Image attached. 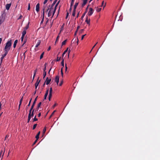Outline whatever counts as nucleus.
Listing matches in <instances>:
<instances>
[{
    "label": "nucleus",
    "mask_w": 160,
    "mask_h": 160,
    "mask_svg": "<svg viewBox=\"0 0 160 160\" xmlns=\"http://www.w3.org/2000/svg\"><path fill=\"white\" fill-rule=\"evenodd\" d=\"M55 9V7L54 8L53 7L51 6L50 5H49L48 9L47 10V12H48V17H50L51 16L52 14V18L53 16H54L55 13H54V11Z\"/></svg>",
    "instance_id": "f257e3e1"
},
{
    "label": "nucleus",
    "mask_w": 160,
    "mask_h": 160,
    "mask_svg": "<svg viewBox=\"0 0 160 160\" xmlns=\"http://www.w3.org/2000/svg\"><path fill=\"white\" fill-rule=\"evenodd\" d=\"M12 45V40L8 41L6 43L4 48V52H8L10 50Z\"/></svg>",
    "instance_id": "f03ea898"
},
{
    "label": "nucleus",
    "mask_w": 160,
    "mask_h": 160,
    "mask_svg": "<svg viewBox=\"0 0 160 160\" xmlns=\"http://www.w3.org/2000/svg\"><path fill=\"white\" fill-rule=\"evenodd\" d=\"M93 11H94V10H93V9L92 8H90L89 9V11L88 12V15L89 16H91L92 15V14H93Z\"/></svg>",
    "instance_id": "7ed1b4c3"
},
{
    "label": "nucleus",
    "mask_w": 160,
    "mask_h": 160,
    "mask_svg": "<svg viewBox=\"0 0 160 160\" xmlns=\"http://www.w3.org/2000/svg\"><path fill=\"white\" fill-rule=\"evenodd\" d=\"M4 52L5 53L2 55V57L0 58L1 63L2 62V60L6 56L8 53V52Z\"/></svg>",
    "instance_id": "20e7f679"
},
{
    "label": "nucleus",
    "mask_w": 160,
    "mask_h": 160,
    "mask_svg": "<svg viewBox=\"0 0 160 160\" xmlns=\"http://www.w3.org/2000/svg\"><path fill=\"white\" fill-rule=\"evenodd\" d=\"M59 76H57L55 79V82L57 83V85H58L59 82Z\"/></svg>",
    "instance_id": "39448f33"
},
{
    "label": "nucleus",
    "mask_w": 160,
    "mask_h": 160,
    "mask_svg": "<svg viewBox=\"0 0 160 160\" xmlns=\"http://www.w3.org/2000/svg\"><path fill=\"white\" fill-rule=\"evenodd\" d=\"M5 18L3 17V15H2L0 17V25L4 22Z\"/></svg>",
    "instance_id": "423d86ee"
},
{
    "label": "nucleus",
    "mask_w": 160,
    "mask_h": 160,
    "mask_svg": "<svg viewBox=\"0 0 160 160\" xmlns=\"http://www.w3.org/2000/svg\"><path fill=\"white\" fill-rule=\"evenodd\" d=\"M39 3H38L36 6V11L38 12L39 11Z\"/></svg>",
    "instance_id": "0eeeda50"
},
{
    "label": "nucleus",
    "mask_w": 160,
    "mask_h": 160,
    "mask_svg": "<svg viewBox=\"0 0 160 160\" xmlns=\"http://www.w3.org/2000/svg\"><path fill=\"white\" fill-rule=\"evenodd\" d=\"M51 81V79H48V78H47L45 81V83L47 85H48L49 84L50 82Z\"/></svg>",
    "instance_id": "6e6552de"
},
{
    "label": "nucleus",
    "mask_w": 160,
    "mask_h": 160,
    "mask_svg": "<svg viewBox=\"0 0 160 160\" xmlns=\"http://www.w3.org/2000/svg\"><path fill=\"white\" fill-rule=\"evenodd\" d=\"M38 96H37V97L35 98V99H34V100L33 103V104H32V105L31 107V108H33L34 107V106L36 103V102L37 100V98H38Z\"/></svg>",
    "instance_id": "1a4fd4ad"
},
{
    "label": "nucleus",
    "mask_w": 160,
    "mask_h": 160,
    "mask_svg": "<svg viewBox=\"0 0 160 160\" xmlns=\"http://www.w3.org/2000/svg\"><path fill=\"white\" fill-rule=\"evenodd\" d=\"M38 78H38L35 84V88L36 90L37 87L38 86L39 84V83L40 82V80H39V81H38Z\"/></svg>",
    "instance_id": "9d476101"
},
{
    "label": "nucleus",
    "mask_w": 160,
    "mask_h": 160,
    "mask_svg": "<svg viewBox=\"0 0 160 160\" xmlns=\"http://www.w3.org/2000/svg\"><path fill=\"white\" fill-rule=\"evenodd\" d=\"M11 5V3L7 4L6 5V8L7 10H8Z\"/></svg>",
    "instance_id": "9b49d317"
},
{
    "label": "nucleus",
    "mask_w": 160,
    "mask_h": 160,
    "mask_svg": "<svg viewBox=\"0 0 160 160\" xmlns=\"http://www.w3.org/2000/svg\"><path fill=\"white\" fill-rule=\"evenodd\" d=\"M90 18H89L88 19V18L87 16L86 18V20H85V22H86L87 23V24L90 25Z\"/></svg>",
    "instance_id": "f8f14e48"
},
{
    "label": "nucleus",
    "mask_w": 160,
    "mask_h": 160,
    "mask_svg": "<svg viewBox=\"0 0 160 160\" xmlns=\"http://www.w3.org/2000/svg\"><path fill=\"white\" fill-rule=\"evenodd\" d=\"M59 2H60V1L59 0L58 1V2L56 4L55 6H54L55 7V9L54 10V12H53L54 13H55L56 9H57V6H58V4H59Z\"/></svg>",
    "instance_id": "ddd939ff"
},
{
    "label": "nucleus",
    "mask_w": 160,
    "mask_h": 160,
    "mask_svg": "<svg viewBox=\"0 0 160 160\" xmlns=\"http://www.w3.org/2000/svg\"><path fill=\"white\" fill-rule=\"evenodd\" d=\"M48 89H47V91L46 92L44 95V99H46V98H47V96L48 95Z\"/></svg>",
    "instance_id": "4468645a"
},
{
    "label": "nucleus",
    "mask_w": 160,
    "mask_h": 160,
    "mask_svg": "<svg viewBox=\"0 0 160 160\" xmlns=\"http://www.w3.org/2000/svg\"><path fill=\"white\" fill-rule=\"evenodd\" d=\"M40 43H41L40 40H38L37 42L36 45L35 47H36V48L38 47V46L40 45Z\"/></svg>",
    "instance_id": "2eb2a0df"
},
{
    "label": "nucleus",
    "mask_w": 160,
    "mask_h": 160,
    "mask_svg": "<svg viewBox=\"0 0 160 160\" xmlns=\"http://www.w3.org/2000/svg\"><path fill=\"white\" fill-rule=\"evenodd\" d=\"M18 40H16L15 41L13 45V47L14 48H15L18 42Z\"/></svg>",
    "instance_id": "dca6fc26"
},
{
    "label": "nucleus",
    "mask_w": 160,
    "mask_h": 160,
    "mask_svg": "<svg viewBox=\"0 0 160 160\" xmlns=\"http://www.w3.org/2000/svg\"><path fill=\"white\" fill-rule=\"evenodd\" d=\"M30 23V22H28L27 25L25 26V27L24 28V30H25L26 31L29 28V25Z\"/></svg>",
    "instance_id": "f3484780"
},
{
    "label": "nucleus",
    "mask_w": 160,
    "mask_h": 160,
    "mask_svg": "<svg viewBox=\"0 0 160 160\" xmlns=\"http://www.w3.org/2000/svg\"><path fill=\"white\" fill-rule=\"evenodd\" d=\"M78 3H79L78 2H76L75 3V5H74V8H73V10H76L77 7V6H78Z\"/></svg>",
    "instance_id": "a211bd4d"
},
{
    "label": "nucleus",
    "mask_w": 160,
    "mask_h": 160,
    "mask_svg": "<svg viewBox=\"0 0 160 160\" xmlns=\"http://www.w3.org/2000/svg\"><path fill=\"white\" fill-rule=\"evenodd\" d=\"M88 0H83V2L82 4V6L83 7L86 4Z\"/></svg>",
    "instance_id": "6ab92c4d"
},
{
    "label": "nucleus",
    "mask_w": 160,
    "mask_h": 160,
    "mask_svg": "<svg viewBox=\"0 0 160 160\" xmlns=\"http://www.w3.org/2000/svg\"><path fill=\"white\" fill-rule=\"evenodd\" d=\"M40 133V132L39 131L38 132L35 138H36L37 139H38L39 138V135Z\"/></svg>",
    "instance_id": "aec40b11"
},
{
    "label": "nucleus",
    "mask_w": 160,
    "mask_h": 160,
    "mask_svg": "<svg viewBox=\"0 0 160 160\" xmlns=\"http://www.w3.org/2000/svg\"><path fill=\"white\" fill-rule=\"evenodd\" d=\"M58 0H55L52 3L51 5H50L51 6H52L53 7H54L55 4V3H56V2H57V1Z\"/></svg>",
    "instance_id": "412c9836"
},
{
    "label": "nucleus",
    "mask_w": 160,
    "mask_h": 160,
    "mask_svg": "<svg viewBox=\"0 0 160 160\" xmlns=\"http://www.w3.org/2000/svg\"><path fill=\"white\" fill-rule=\"evenodd\" d=\"M45 6L44 5L43 6V9H42V10H43V15H42V17L43 16V17H44V10H45Z\"/></svg>",
    "instance_id": "4be33fe9"
},
{
    "label": "nucleus",
    "mask_w": 160,
    "mask_h": 160,
    "mask_svg": "<svg viewBox=\"0 0 160 160\" xmlns=\"http://www.w3.org/2000/svg\"><path fill=\"white\" fill-rule=\"evenodd\" d=\"M96 8V10L98 12H99L101 10V8H99L98 7H97Z\"/></svg>",
    "instance_id": "5701e85b"
},
{
    "label": "nucleus",
    "mask_w": 160,
    "mask_h": 160,
    "mask_svg": "<svg viewBox=\"0 0 160 160\" xmlns=\"http://www.w3.org/2000/svg\"><path fill=\"white\" fill-rule=\"evenodd\" d=\"M26 33V31L25 30H24L22 32V35L25 36Z\"/></svg>",
    "instance_id": "b1692460"
},
{
    "label": "nucleus",
    "mask_w": 160,
    "mask_h": 160,
    "mask_svg": "<svg viewBox=\"0 0 160 160\" xmlns=\"http://www.w3.org/2000/svg\"><path fill=\"white\" fill-rule=\"evenodd\" d=\"M67 42V39H66V40H65L64 41L62 42V45H65Z\"/></svg>",
    "instance_id": "393cba45"
},
{
    "label": "nucleus",
    "mask_w": 160,
    "mask_h": 160,
    "mask_svg": "<svg viewBox=\"0 0 160 160\" xmlns=\"http://www.w3.org/2000/svg\"><path fill=\"white\" fill-rule=\"evenodd\" d=\"M33 108H31L30 109V110H29V113L28 114V115H31V113H32V111L33 110Z\"/></svg>",
    "instance_id": "a878e982"
},
{
    "label": "nucleus",
    "mask_w": 160,
    "mask_h": 160,
    "mask_svg": "<svg viewBox=\"0 0 160 160\" xmlns=\"http://www.w3.org/2000/svg\"><path fill=\"white\" fill-rule=\"evenodd\" d=\"M34 109L32 111V113L31 114L30 117L31 118H32L33 116V115L34 114Z\"/></svg>",
    "instance_id": "bb28decb"
},
{
    "label": "nucleus",
    "mask_w": 160,
    "mask_h": 160,
    "mask_svg": "<svg viewBox=\"0 0 160 160\" xmlns=\"http://www.w3.org/2000/svg\"><path fill=\"white\" fill-rule=\"evenodd\" d=\"M47 63H45L44 64V68L43 69V72H46V65H47Z\"/></svg>",
    "instance_id": "cd10ccee"
},
{
    "label": "nucleus",
    "mask_w": 160,
    "mask_h": 160,
    "mask_svg": "<svg viewBox=\"0 0 160 160\" xmlns=\"http://www.w3.org/2000/svg\"><path fill=\"white\" fill-rule=\"evenodd\" d=\"M76 10H73L72 15L74 17L75 15Z\"/></svg>",
    "instance_id": "c85d7f7f"
},
{
    "label": "nucleus",
    "mask_w": 160,
    "mask_h": 160,
    "mask_svg": "<svg viewBox=\"0 0 160 160\" xmlns=\"http://www.w3.org/2000/svg\"><path fill=\"white\" fill-rule=\"evenodd\" d=\"M61 64L62 66L63 67L64 66V59H63L62 62H61Z\"/></svg>",
    "instance_id": "c756f323"
},
{
    "label": "nucleus",
    "mask_w": 160,
    "mask_h": 160,
    "mask_svg": "<svg viewBox=\"0 0 160 160\" xmlns=\"http://www.w3.org/2000/svg\"><path fill=\"white\" fill-rule=\"evenodd\" d=\"M38 120V119L37 118H36V116H35L34 117V118H33V120L32 122H34L35 121H37Z\"/></svg>",
    "instance_id": "7c9ffc66"
},
{
    "label": "nucleus",
    "mask_w": 160,
    "mask_h": 160,
    "mask_svg": "<svg viewBox=\"0 0 160 160\" xmlns=\"http://www.w3.org/2000/svg\"><path fill=\"white\" fill-rule=\"evenodd\" d=\"M27 42V39L25 38H24V40L23 41V43L22 45V46H24V45L26 43V42Z\"/></svg>",
    "instance_id": "2f4dec72"
},
{
    "label": "nucleus",
    "mask_w": 160,
    "mask_h": 160,
    "mask_svg": "<svg viewBox=\"0 0 160 160\" xmlns=\"http://www.w3.org/2000/svg\"><path fill=\"white\" fill-rule=\"evenodd\" d=\"M44 54V52H43L41 55L40 56V59H42V58Z\"/></svg>",
    "instance_id": "473e14b6"
},
{
    "label": "nucleus",
    "mask_w": 160,
    "mask_h": 160,
    "mask_svg": "<svg viewBox=\"0 0 160 160\" xmlns=\"http://www.w3.org/2000/svg\"><path fill=\"white\" fill-rule=\"evenodd\" d=\"M46 127H45L44 128H43V134H44L45 132L46 131Z\"/></svg>",
    "instance_id": "72a5a7b5"
},
{
    "label": "nucleus",
    "mask_w": 160,
    "mask_h": 160,
    "mask_svg": "<svg viewBox=\"0 0 160 160\" xmlns=\"http://www.w3.org/2000/svg\"><path fill=\"white\" fill-rule=\"evenodd\" d=\"M86 12H85L82 15V16L81 17V19L82 20L83 19V18H84V16H85V14H86Z\"/></svg>",
    "instance_id": "f704fd0d"
},
{
    "label": "nucleus",
    "mask_w": 160,
    "mask_h": 160,
    "mask_svg": "<svg viewBox=\"0 0 160 160\" xmlns=\"http://www.w3.org/2000/svg\"><path fill=\"white\" fill-rule=\"evenodd\" d=\"M31 117H30V115H28V123L29 122V121H30V119H31Z\"/></svg>",
    "instance_id": "c9c22d12"
},
{
    "label": "nucleus",
    "mask_w": 160,
    "mask_h": 160,
    "mask_svg": "<svg viewBox=\"0 0 160 160\" xmlns=\"http://www.w3.org/2000/svg\"><path fill=\"white\" fill-rule=\"evenodd\" d=\"M46 74H47V72H43V78H44L45 77V76L46 75Z\"/></svg>",
    "instance_id": "e433bc0d"
},
{
    "label": "nucleus",
    "mask_w": 160,
    "mask_h": 160,
    "mask_svg": "<svg viewBox=\"0 0 160 160\" xmlns=\"http://www.w3.org/2000/svg\"><path fill=\"white\" fill-rule=\"evenodd\" d=\"M37 124H34L33 125V128H32V129H33V130L34 129L36 128V126H37Z\"/></svg>",
    "instance_id": "4c0bfd02"
},
{
    "label": "nucleus",
    "mask_w": 160,
    "mask_h": 160,
    "mask_svg": "<svg viewBox=\"0 0 160 160\" xmlns=\"http://www.w3.org/2000/svg\"><path fill=\"white\" fill-rule=\"evenodd\" d=\"M62 68H62L61 70V74L62 77H63V71H62Z\"/></svg>",
    "instance_id": "58836bf2"
},
{
    "label": "nucleus",
    "mask_w": 160,
    "mask_h": 160,
    "mask_svg": "<svg viewBox=\"0 0 160 160\" xmlns=\"http://www.w3.org/2000/svg\"><path fill=\"white\" fill-rule=\"evenodd\" d=\"M31 100H32V98L30 100L28 104V105H27V108L28 107H29L30 105V104H31Z\"/></svg>",
    "instance_id": "ea45409f"
},
{
    "label": "nucleus",
    "mask_w": 160,
    "mask_h": 160,
    "mask_svg": "<svg viewBox=\"0 0 160 160\" xmlns=\"http://www.w3.org/2000/svg\"><path fill=\"white\" fill-rule=\"evenodd\" d=\"M75 0H72L71 2V6L72 7V6L73 5V4L74 3V1Z\"/></svg>",
    "instance_id": "a19ab883"
},
{
    "label": "nucleus",
    "mask_w": 160,
    "mask_h": 160,
    "mask_svg": "<svg viewBox=\"0 0 160 160\" xmlns=\"http://www.w3.org/2000/svg\"><path fill=\"white\" fill-rule=\"evenodd\" d=\"M56 110H54L52 113L51 115L49 117V118H50L52 117L53 116V115L54 114V112H56Z\"/></svg>",
    "instance_id": "79ce46f5"
},
{
    "label": "nucleus",
    "mask_w": 160,
    "mask_h": 160,
    "mask_svg": "<svg viewBox=\"0 0 160 160\" xmlns=\"http://www.w3.org/2000/svg\"><path fill=\"white\" fill-rule=\"evenodd\" d=\"M41 103V102H40L38 104L37 106V108H38L40 107Z\"/></svg>",
    "instance_id": "37998d69"
},
{
    "label": "nucleus",
    "mask_w": 160,
    "mask_h": 160,
    "mask_svg": "<svg viewBox=\"0 0 160 160\" xmlns=\"http://www.w3.org/2000/svg\"><path fill=\"white\" fill-rule=\"evenodd\" d=\"M30 3H29L28 4V10H30Z\"/></svg>",
    "instance_id": "c03bdc74"
},
{
    "label": "nucleus",
    "mask_w": 160,
    "mask_h": 160,
    "mask_svg": "<svg viewBox=\"0 0 160 160\" xmlns=\"http://www.w3.org/2000/svg\"><path fill=\"white\" fill-rule=\"evenodd\" d=\"M61 59V57H60L59 58L58 57H57V59L56 60V61L58 62L60 61V59Z\"/></svg>",
    "instance_id": "a18cd8bd"
},
{
    "label": "nucleus",
    "mask_w": 160,
    "mask_h": 160,
    "mask_svg": "<svg viewBox=\"0 0 160 160\" xmlns=\"http://www.w3.org/2000/svg\"><path fill=\"white\" fill-rule=\"evenodd\" d=\"M24 36H22V37H21V41L22 42H23V39H24Z\"/></svg>",
    "instance_id": "49530a36"
},
{
    "label": "nucleus",
    "mask_w": 160,
    "mask_h": 160,
    "mask_svg": "<svg viewBox=\"0 0 160 160\" xmlns=\"http://www.w3.org/2000/svg\"><path fill=\"white\" fill-rule=\"evenodd\" d=\"M22 100H23V97L20 100V101L19 102L20 104H21L22 102Z\"/></svg>",
    "instance_id": "de8ad7c7"
},
{
    "label": "nucleus",
    "mask_w": 160,
    "mask_h": 160,
    "mask_svg": "<svg viewBox=\"0 0 160 160\" xmlns=\"http://www.w3.org/2000/svg\"><path fill=\"white\" fill-rule=\"evenodd\" d=\"M59 36H58L57 38L56 41L55 42V43H56L57 41H58L59 39Z\"/></svg>",
    "instance_id": "09e8293b"
},
{
    "label": "nucleus",
    "mask_w": 160,
    "mask_h": 160,
    "mask_svg": "<svg viewBox=\"0 0 160 160\" xmlns=\"http://www.w3.org/2000/svg\"><path fill=\"white\" fill-rule=\"evenodd\" d=\"M86 34H84V35H82V37H81V40H83V39L84 37V36H86Z\"/></svg>",
    "instance_id": "8fccbe9b"
},
{
    "label": "nucleus",
    "mask_w": 160,
    "mask_h": 160,
    "mask_svg": "<svg viewBox=\"0 0 160 160\" xmlns=\"http://www.w3.org/2000/svg\"><path fill=\"white\" fill-rule=\"evenodd\" d=\"M44 17H43H43H42V19L41 22V24H42L43 22L44 21Z\"/></svg>",
    "instance_id": "3c124183"
},
{
    "label": "nucleus",
    "mask_w": 160,
    "mask_h": 160,
    "mask_svg": "<svg viewBox=\"0 0 160 160\" xmlns=\"http://www.w3.org/2000/svg\"><path fill=\"white\" fill-rule=\"evenodd\" d=\"M37 71V69H36V70H34V76H35L36 74V72Z\"/></svg>",
    "instance_id": "603ef678"
},
{
    "label": "nucleus",
    "mask_w": 160,
    "mask_h": 160,
    "mask_svg": "<svg viewBox=\"0 0 160 160\" xmlns=\"http://www.w3.org/2000/svg\"><path fill=\"white\" fill-rule=\"evenodd\" d=\"M68 15H69V13H68V12H67V13L66 16L65 18L66 19H67L68 18Z\"/></svg>",
    "instance_id": "864d4df0"
},
{
    "label": "nucleus",
    "mask_w": 160,
    "mask_h": 160,
    "mask_svg": "<svg viewBox=\"0 0 160 160\" xmlns=\"http://www.w3.org/2000/svg\"><path fill=\"white\" fill-rule=\"evenodd\" d=\"M63 83V81H61V82H60V83L59 84V85L60 86H61L62 85V84Z\"/></svg>",
    "instance_id": "5fc2aeb1"
},
{
    "label": "nucleus",
    "mask_w": 160,
    "mask_h": 160,
    "mask_svg": "<svg viewBox=\"0 0 160 160\" xmlns=\"http://www.w3.org/2000/svg\"><path fill=\"white\" fill-rule=\"evenodd\" d=\"M66 52H67L66 51H65L64 52H63V53H62V57H63L64 55V54L66 53Z\"/></svg>",
    "instance_id": "6e6d98bb"
},
{
    "label": "nucleus",
    "mask_w": 160,
    "mask_h": 160,
    "mask_svg": "<svg viewBox=\"0 0 160 160\" xmlns=\"http://www.w3.org/2000/svg\"><path fill=\"white\" fill-rule=\"evenodd\" d=\"M52 88H50L49 93H52Z\"/></svg>",
    "instance_id": "4d7b16f0"
},
{
    "label": "nucleus",
    "mask_w": 160,
    "mask_h": 160,
    "mask_svg": "<svg viewBox=\"0 0 160 160\" xmlns=\"http://www.w3.org/2000/svg\"><path fill=\"white\" fill-rule=\"evenodd\" d=\"M48 0H45L44 2H43V4H45L47 2Z\"/></svg>",
    "instance_id": "13d9d810"
},
{
    "label": "nucleus",
    "mask_w": 160,
    "mask_h": 160,
    "mask_svg": "<svg viewBox=\"0 0 160 160\" xmlns=\"http://www.w3.org/2000/svg\"><path fill=\"white\" fill-rule=\"evenodd\" d=\"M37 141H38V139H36L35 140V141L33 143V145H34V144H35L37 142Z\"/></svg>",
    "instance_id": "bf43d9fd"
},
{
    "label": "nucleus",
    "mask_w": 160,
    "mask_h": 160,
    "mask_svg": "<svg viewBox=\"0 0 160 160\" xmlns=\"http://www.w3.org/2000/svg\"><path fill=\"white\" fill-rule=\"evenodd\" d=\"M70 51H70V49H69L68 50V58H69V54H70Z\"/></svg>",
    "instance_id": "052dcab7"
},
{
    "label": "nucleus",
    "mask_w": 160,
    "mask_h": 160,
    "mask_svg": "<svg viewBox=\"0 0 160 160\" xmlns=\"http://www.w3.org/2000/svg\"><path fill=\"white\" fill-rule=\"evenodd\" d=\"M22 15H20V16L18 18V19H20L22 18Z\"/></svg>",
    "instance_id": "680f3d73"
},
{
    "label": "nucleus",
    "mask_w": 160,
    "mask_h": 160,
    "mask_svg": "<svg viewBox=\"0 0 160 160\" xmlns=\"http://www.w3.org/2000/svg\"><path fill=\"white\" fill-rule=\"evenodd\" d=\"M52 97V93H49V97L51 98Z\"/></svg>",
    "instance_id": "e2e57ef3"
},
{
    "label": "nucleus",
    "mask_w": 160,
    "mask_h": 160,
    "mask_svg": "<svg viewBox=\"0 0 160 160\" xmlns=\"http://www.w3.org/2000/svg\"><path fill=\"white\" fill-rule=\"evenodd\" d=\"M9 137V135H7L5 137V140L6 138H8Z\"/></svg>",
    "instance_id": "0e129e2a"
},
{
    "label": "nucleus",
    "mask_w": 160,
    "mask_h": 160,
    "mask_svg": "<svg viewBox=\"0 0 160 160\" xmlns=\"http://www.w3.org/2000/svg\"><path fill=\"white\" fill-rule=\"evenodd\" d=\"M67 69H68V68L67 66V65L66 64H65V71L66 72L67 71Z\"/></svg>",
    "instance_id": "69168bd1"
},
{
    "label": "nucleus",
    "mask_w": 160,
    "mask_h": 160,
    "mask_svg": "<svg viewBox=\"0 0 160 160\" xmlns=\"http://www.w3.org/2000/svg\"><path fill=\"white\" fill-rule=\"evenodd\" d=\"M54 61H52V62H51V64H52V65L53 66L54 64Z\"/></svg>",
    "instance_id": "338daca9"
},
{
    "label": "nucleus",
    "mask_w": 160,
    "mask_h": 160,
    "mask_svg": "<svg viewBox=\"0 0 160 160\" xmlns=\"http://www.w3.org/2000/svg\"><path fill=\"white\" fill-rule=\"evenodd\" d=\"M80 28V26H78L77 27V31H78V29Z\"/></svg>",
    "instance_id": "774afa93"
}]
</instances>
